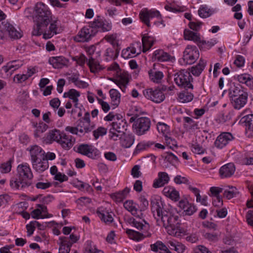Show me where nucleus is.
<instances>
[{
  "mask_svg": "<svg viewBox=\"0 0 253 253\" xmlns=\"http://www.w3.org/2000/svg\"><path fill=\"white\" fill-rule=\"evenodd\" d=\"M164 139L167 145L170 148L172 149L177 146V141L176 140L169 136V134L164 136Z\"/></svg>",
  "mask_w": 253,
  "mask_h": 253,
  "instance_id": "obj_62",
  "label": "nucleus"
},
{
  "mask_svg": "<svg viewBox=\"0 0 253 253\" xmlns=\"http://www.w3.org/2000/svg\"><path fill=\"white\" fill-rule=\"evenodd\" d=\"M149 229V228L147 230H141L143 231V233H140L132 229H126V232L130 239L139 242L143 240L145 238L151 237V233L148 231Z\"/></svg>",
  "mask_w": 253,
  "mask_h": 253,
  "instance_id": "obj_23",
  "label": "nucleus"
},
{
  "mask_svg": "<svg viewBox=\"0 0 253 253\" xmlns=\"http://www.w3.org/2000/svg\"><path fill=\"white\" fill-rule=\"evenodd\" d=\"M1 29L8 33L9 36L12 39H19L22 37V33L9 23H2Z\"/></svg>",
  "mask_w": 253,
  "mask_h": 253,
  "instance_id": "obj_30",
  "label": "nucleus"
},
{
  "mask_svg": "<svg viewBox=\"0 0 253 253\" xmlns=\"http://www.w3.org/2000/svg\"><path fill=\"white\" fill-rule=\"evenodd\" d=\"M140 43L135 42L130 45L122 51V56L125 59H128L135 57L140 53Z\"/></svg>",
  "mask_w": 253,
  "mask_h": 253,
  "instance_id": "obj_19",
  "label": "nucleus"
},
{
  "mask_svg": "<svg viewBox=\"0 0 253 253\" xmlns=\"http://www.w3.org/2000/svg\"><path fill=\"white\" fill-rule=\"evenodd\" d=\"M110 96L111 99L112 105L114 108L118 107L121 101V94L120 92L115 89H111L109 91Z\"/></svg>",
  "mask_w": 253,
  "mask_h": 253,
  "instance_id": "obj_39",
  "label": "nucleus"
},
{
  "mask_svg": "<svg viewBox=\"0 0 253 253\" xmlns=\"http://www.w3.org/2000/svg\"><path fill=\"white\" fill-rule=\"evenodd\" d=\"M248 93L237 97L231 100V104L234 109L239 110L243 108L247 103Z\"/></svg>",
  "mask_w": 253,
  "mask_h": 253,
  "instance_id": "obj_33",
  "label": "nucleus"
},
{
  "mask_svg": "<svg viewBox=\"0 0 253 253\" xmlns=\"http://www.w3.org/2000/svg\"><path fill=\"white\" fill-rule=\"evenodd\" d=\"M190 147L191 151L195 154L202 155L206 151L205 149L200 144L197 142L191 144Z\"/></svg>",
  "mask_w": 253,
  "mask_h": 253,
  "instance_id": "obj_50",
  "label": "nucleus"
},
{
  "mask_svg": "<svg viewBox=\"0 0 253 253\" xmlns=\"http://www.w3.org/2000/svg\"><path fill=\"white\" fill-rule=\"evenodd\" d=\"M33 178V172L29 165L22 163L17 166L16 176L11 178L10 186L13 189H24L31 185Z\"/></svg>",
  "mask_w": 253,
  "mask_h": 253,
  "instance_id": "obj_2",
  "label": "nucleus"
},
{
  "mask_svg": "<svg viewBox=\"0 0 253 253\" xmlns=\"http://www.w3.org/2000/svg\"><path fill=\"white\" fill-rule=\"evenodd\" d=\"M33 169L39 173H42L48 168V162L47 160L42 158L31 162Z\"/></svg>",
  "mask_w": 253,
  "mask_h": 253,
  "instance_id": "obj_31",
  "label": "nucleus"
},
{
  "mask_svg": "<svg viewBox=\"0 0 253 253\" xmlns=\"http://www.w3.org/2000/svg\"><path fill=\"white\" fill-rule=\"evenodd\" d=\"M206 61L203 59H200L199 63L195 66L191 68V72L195 76H199L204 70L206 65Z\"/></svg>",
  "mask_w": 253,
  "mask_h": 253,
  "instance_id": "obj_37",
  "label": "nucleus"
},
{
  "mask_svg": "<svg viewBox=\"0 0 253 253\" xmlns=\"http://www.w3.org/2000/svg\"><path fill=\"white\" fill-rule=\"evenodd\" d=\"M246 93H247V92L244 91L240 86H233L230 88L229 94L230 99L232 100V99H234Z\"/></svg>",
  "mask_w": 253,
  "mask_h": 253,
  "instance_id": "obj_46",
  "label": "nucleus"
},
{
  "mask_svg": "<svg viewBox=\"0 0 253 253\" xmlns=\"http://www.w3.org/2000/svg\"><path fill=\"white\" fill-rule=\"evenodd\" d=\"M91 27L98 31L106 32L110 31L112 28V23L100 16H96L93 21L89 22Z\"/></svg>",
  "mask_w": 253,
  "mask_h": 253,
  "instance_id": "obj_12",
  "label": "nucleus"
},
{
  "mask_svg": "<svg viewBox=\"0 0 253 253\" xmlns=\"http://www.w3.org/2000/svg\"><path fill=\"white\" fill-rule=\"evenodd\" d=\"M97 34V31L94 29L90 23L84 26L78 32V34L74 37V40L77 42H88Z\"/></svg>",
  "mask_w": 253,
  "mask_h": 253,
  "instance_id": "obj_10",
  "label": "nucleus"
},
{
  "mask_svg": "<svg viewBox=\"0 0 253 253\" xmlns=\"http://www.w3.org/2000/svg\"><path fill=\"white\" fill-rule=\"evenodd\" d=\"M128 125L125 118L120 115H116L114 121L108 126L109 138L113 141L121 140L127 129Z\"/></svg>",
  "mask_w": 253,
  "mask_h": 253,
  "instance_id": "obj_4",
  "label": "nucleus"
},
{
  "mask_svg": "<svg viewBox=\"0 0 253 253\" xmlns=\"http://www.w3.org/2000/svg\"><path fill=\"white\" fill-rule=\"evenodd\" d=\"M71 247V244H69V245H68L65 243V241H63L62 245L59 249V253H69Z\"/></svg>",
  "mask_w": 253,
  "mask_h": 253,
  "instance_id": "obj_64",
  "label": "nucleus"
},
{
  "mask_svg": "<svg viewBox=\"0 0 253 253\" xmlns=\"http://www.w3.org/2000/svg\"><path fill=\"white\" fill-rule=\"evenodd\" d=\"M107 128H106L102 126L98 127L96 129L93 131V135L94 136L95 139H98L100 136L105 135L107 133Z\"/></svg>",
  "mask_w": 253,
  "mask_h": 253,
  "instance_id": "obj_60",
  "label": "nucleus"
},
{
  "mask_svg": "<svg viewBox=\"0 0 253 253\" xmlns=\"http://www.w3.org/2000/svg\"><path fill=\"white\" fill-rule=\"evenodd\" d=\"M96 213L101 221L106 224H110L114 221V213L110 209L100 207L97 208Z\"/></svg>",
  "mask_w": 253,
  "mask_h": 253,
  "instance_id": "obj_18",
  "label": "nucleus"
},
{
  "mask_svg": "<svg viewBox=\"0 0 253 253\" xmlns=\"http://www.w3.org/2000/svg\"><path fill=\"white\" fill-rule=\"evenodd\" d=\"M80 96V93L75 89H70L68 91L64 92V97H68L75 103V108L78 106V97Z\"/></svg>",
  "mask_w": 253,
  "mask_h": 253,
  "instance_id": "obj_36",
  "label": "nucleus"
},
{
  "mask_svg": "<svg viewBox=\"0 0 253 253\" xmlns=\"http://www.w3.org/2000/svg\"><path fill=\"white\" fill-rule=\"evenodd\" d=\"M154 143L152 141L141 142L139 143L136 146V150L139 151H143L150 147L154 145Z\"/></svg>",
  "mask_w": 253,
  "mask_h": 253,
  "instance_id": "obj_61",
  "label": "nucleus"
},
{
  "mask_svg": "<svg viewBox=\"0 0 253 253\" xmlns=\"http://www.w3.org/2000/svg\"><path fill=\"white\" fill-rule=\"evenodd\" d=\"M104 39L111 43L114 47L118 45L117 35L116 34L106 35Z\"/></svg>",
  "mask_w": 253,
  "mask_h": 253,
  "instance_id": "obj_59",
  "label": "nucleus"
},
{
  "mask_svg": "<svg viewBox=\"0 0 253 253\" xmlns=\"http://www.w3.org/2000/svg\"><path fill=\"white\" fill-rule=\"evenodd\" d=\"M52 13L47 5L42 2L37 3L34 11V20L38 21L44 25H48Z\"/></svg>",
  "mask_w": 253,
  "mask_h": 253,
  "instance_id": "obj_5",
  "label": "nucleus"
},
{
  "mask_svg": "<svg viewBox=\"0 0 253 253\" xmlns=\"http://www.w3.org/2000/svg\"><path fill=\"white\" fill-rule=\"evenodd\" d=\"M95 128V125L88 124L80 119L78 121L76 126H67L65 130L71 133L78 135L80 137L83 136L86 133L91 131Z\"/></svg>",
  "mask_w": 253,
  "mask_h": 253,
  "instance_id": "obj_8",
  "label": "nucleus"
},
{
  "mask_svg": "<svg viewBox=\"0 0 253 253\" xmlns=\"http://www.w3.org/2000/svg\"><path fill=\"white\" fill-rule=\"evenodd\" d=\"M214 13V10L210 8L206 5H201L198 10V14L199 16L203 18L209 17Z\"/></svg>",
  "mask_w": 253,
  "mask_h": 253,
  "instance_id": "obj_40",
  "label": "nucleus"
},
{
  "mask_svg": "<svg viewBox=\"0 0 253 253\" xmlns=\"http://www.w3.org/2000/svg\"><path fill=\"white\" fill-rule=\"evenodd\" d=\"M169 177L167 172H159L158 178L154 180L153 187L155 188L163 187L165 184L169 183Z\"/></svg>",
  "mask_w": 253,
  "mask_h": 253,
  "instance_id": "obj_28",
  "label": "nucleus"
},
{
  "mask_svg": "<svg viewBox=\"0 0 253 253\" xmlns=\"http://www.w3.org/2000/svg\"><path fill=\"white\" fill-rule=\"evenodd\" d=\"M249 110L246 109L242 111L239 118H241L239 124L245 127L246 133L248 137L253 136V114H246Z\"/></svg>",
  "mask_w": 253,
  "mask_h": 253,
  "instance_id": "obj_11",
  "label": "nucleus"
},
{
  "mask_svg": "<svg viewBox=\"0 0 253 253\" xmlns=\"http://www.w3.org/2000/svg\"><path fill=\"white\" fill-rule=\"evenodd\" d=\"M183 34L185 40L193 41L197 44H199L201 42L202 37L200 33L197 32L185 29Z\"/></svg>",
  "mask_w": 253,
  "mask_h": 253,
  "instance_id": "obj_32",
  "label": "nucleus"
},
{
  "mask_svg": "<svg viewBox=\"0 0 253 253\" xmlns=\"http://www.w3.org/2000/svg\"><path fill=\"white\" fill-rule=\"evenodd\" d=\"M84 253H104L103 251L98 249L91 241H87L84 245Z\"/></svg>",
  "mask_w": 253,
  "mask_h": 253,
  "instance_id": "obj_44",
  "label": "nucleus"
},
{
  "mask_svg": "<svg viewBox=\"0 0 253 253\" xmlns=\"http://www.w3.org/2000/svg\"><path fill=\"white\" fill-rule=\"evenodd\" d=\"M236 167L233 163H229L224 165L219 169V175L221 178H228L235 173Z\"/></svg>",
  "mask_w": 253,
  "mask_h": 253,
  "instance_id": "obj_24",
  "label": "nucleus"
},
{
  "mask_svg": "<svg viewBox=\"0 0 253 253\" xmlns=\"http://www.w3.org/2000/svg\"><path fill=\"white\" fill-rule=\"evenodd\" d=\"M166 248V245L161 241H157L150 245V249L154 252H158L162 249Z\"/></svg>",
  "mask_w": 253,
  "mask_h": 253,
  "instance_id": "obj_57",
  "label": "nucleus"
},
{
  "mask_svg": "<svg viewBox=\"0 0 253 253\" xmlns=\"http://www.w3.org/2000/svg\"><path fill=\"white\" fill-rule=\"evenodd\" d=\"M34 126L36 127V129L34 134L36 138L41 137L42 134L45 132L48 128V126L42 122H40L39 124H36Z\"/></svg>",
  "mask_w": 253,
  "mask_h": 253,
  "instance_id": "obj_45",
  "label": "nucleus"
},
{
  "mask_svg": "<svg viewBox=\"0 0 253 253\" xmlns=\"http://www.w3.org/2000/svg\"><path fill=\"white\" fill-rule=\"evenodd\" d=\"M143 93L146 98L157 103L162 102L165 98L163 91L158 89L147 88L144 90Z\"/></svg>",
  "mask_w": 253,
  "mask_h": 253,
  "instance_id": "obj_17",
  "label": "nucleus"
},
{
  "mask_svg": "<svg viewBox=\"0 0 253 253\" xmlns=\"http://www.w3.org/2000/svg\"><path fill=\"white\" fill-rule=\"evenodd\" d=\"M119 52L114 49V48H108L106 49L104 55L106 57V60L107 61L115 59L118 57Z\"/></svg>",
  "mask_w": 253,
  "mask_h": 253,
  "instance_id": "obj_49",
  "label": "nucleus"
},
{
  "mask_svg": "<svg viewBox=\"0 0 253 253\" xmlns=\"http://www.w3.org/2000/svg\"><path fill=\"white\" fill-rule=\"evenodd\" d=\"M194 95L193 93L187 91H182L180 92L178 96V100L181 103H188L193 99Z\"/></svg>",
  "mask_w": 253,
  "mask_h": 253,
  "instance_id": "obj_42",
  "label": "nucleus"
},
{
  "mask_svg": "<svg viewBox=\"0 0 253 253\" xmlns=\"http://www.w3.org/2000/svg\"><path fill=\"white\" fill-rule=\"evenodd\" d=\"M199 57V51L196 46L188 45L180 62L182 65H191L194 63Z\"/></svg>",
  "mask_w": 253,
  "mask_h": 253,
  "instance_id": "obj_9",
  "label": "nucleus"
},
{
  "mask_svg": "<svg viewBox=\"0 0 253 253\" xmlns=\"http://www.w3.org/2000/svg\"><path fill=\"white\" fill-rule=\"evenodd\" d=\"M223 190V188L220 187H211L210 189V196L212 198L221 197L222 196L220 194L222 192Z\"/></svg>",
  "mask_w": 253,
  "mask_h": 253,
  "instance_id": "obj_58",
  "label": "nucleus"
},
{
  "mask_svg": "<svg viewBox=\"0 0 253 253\" xmlns=\"http://www.w3.org/2000/svg\"><path fill=\"white\" fill-rule=\"evenodd\" d=\"M152 59L153 61L160 62H173L175 60L174 57L169 53L160 49H157L153 52Z\"/></svg>",
  "mask_w": 253,
  "mask_h": 253,
  "instance_id": "obj_20",
  "label": "nucleus"
},
{
  "mask_svg": "<svg viewBox=\"0 0 253 253\" xmlns=\"http://www.w3.org/2000/svg\"><path fill=\"white\" fill-rule=\"evenodd\" d=\"M77 152L89 158L96 159L99 157L100 152L93 145L81 144L77 147Z\"/></svg>",
  "mask_w": 253,
  "mask_h": 253,
  "instance_id": "obj_14",
  "label": "nucleus"
},
{
  "mask_svg": "<svg viewBox=\"0 0 253 253\" xmlns=\"http://www.w3.org/2000/svg\"><path fill=\"white\" fill-rule=\"evenodd\" d=\"M174 82L180 88L185 89H193V77L190 72L181 70L174 74Z\"/></svg>",
  "mask_w": 253,
  "mask_h": 253,
  "instance_id": "obj_7",
  "label": "nucleus"
},
{
  "mask_svg": "<svg viewBox=\"0 0 253 253\" xmlns=\"http://www.w3.org/2000/svg\"><path fill=\"white\" fill-rule=\"evenodd\" d=\"M165 161L172 166H175L178 163V158L172 153H167L165 156Z\"/></svg>",
  "mask_w": 253,
  "mask_h": 253,
  "instance_id": "obj_54",
  "label": "nucleus"
},
{
  "mask_svg": "<svg viewBox=\"0 0 253 253\" xmlns=\"http://www.w3.org/2000/svg\"><path fill=\"white\" fill-rule=\"evenodd\" d=\"M235 139L233 134L228 132H221L216 138L214 145L219 149H222L227 146Z\"/></svg>",
  "mask_w": 253,
  "mask_h": 253,
  "instance_id": "obj_16",
  "label": "nucleus"
},
{
  "mask_svg": "<svg viewBox=\"0 0 253 253\" xmlns=\"http://www.w3.org/2000/svg\"><path fill=\"white\" fill-rule=\"evenodd\" d=\"M110 80L115 83L123 92H125L129 82V76L127 73H120L116 78H110Z\"/></svg>",
  "mask_w": 253,
  "mask_h": 253,
  "instance_id": "obj_21",
  "label": "nucleus"
},
{
  "mask_svg": "<svg viewBox=\"0 0 253 253\" xmlns=\"http://www.w3.org/2000/svg\"><path fill=\"white\" fill-rule=\"evenodd\" d=\"M49 23L48 30L45 31L43 34V38L45 39H50L54 35L61 33L62 31L60 27V21L57 18H50Z\"/></svg>",
  "mask_w": 253,
  "mask_h": 253,
  "instance_id": "obj_15",
  "label": "nucleus"
},
{
  "mask_svg": "<svg viewBox=\"0 0 253 253\" xmlns=\"http://www.w3.org/2000/svg\"><path fill=\"white\" fill-rule=\"evenodd\" d=\"M168 244L171 250H174L178 253H183L185 250V246L176 241H169L168 242Z\"/></svg>",
  "mask_w": 253,
  "mask_h": 253,
  "instance_id": "obj_41",
  "label": "nucleus"
},
{
  "mask_svg": "<svg viewBox=\"0 0 253 253\" xmlns=\"http://www.w3.org/2000/svg\"><path fill=\"white\" fill-rule=\"evenodd\" d=\"M87 64L90 69V72L94 74L97 73L104 69V67L92 56L89 57Z\"/></svg>",
  "mask_w": 253,
  "mask_h": 253,
  "instance_id": "obj_34",
  "label": "nucleus"
},
{
  "mask_svg": "<svg viewBox=\"0 0 253 253\" xmlns=\"http://www.w3.org/2000/svg\"><path fill=\"white\" fill-rule=\"evenodd\" d=\"M76 139L70 135L66 134L64 132L58 142V144L65 150L70 149L75 143Z\"/></svg>",
  "mask_w": 253,
  "mask_h": 253,
  "instance_id": "obj_27",
  "label": "nucleus"
},
{
  "mask_svg": "<svg viewBox=\"0 0 253 253\" xmlns=\"http://www.w3.org/2000/svg\"><path fill=\"white\" fill-rule=\"evenodd\" d=\"M27 150L30 152L31 162L40 160L45 157H44V151L38 145L31 146L27 149Z\"/></svg>",
  "mask_w": 253,
  "mask_h": 253,
  "instance_id": "obj_26",
  "label": "nucleus"
},
{
  "mask_svg": "<svg viewBox=\"0 0 253 253\" xmlns=\"http://www.w3.org/2000/svg\"><path fill=\"white\" fill-rule=\"evenodd\" d=\"M129 122L132 123V129L136 134L142 135L145 134L150 129L151 126L150 120L147 117H140L133 116L129 119Z\"/></svg>",
  "mask_w": 253,
  "mask_h": 253,
  "instance_id": "obj_6",
  "label": "nucleus"
},
{
  "mask_svg": "<svg viewBox=\"0 0 253 253\" xmlns=\"http://www.w3.org/2000/svg\"><path fill=\"white\" fill-rule=\"evenodd\" d=\"M37 208H39L42 215L41 218H49L52 216V215L47 213V209L45 205L42 204L37 205Z\"/></svg>",
  "mask_w": 253,
  "mask_h": 253,
  "instance_id": "obj_63",
  "label": "nucleus"
},
{
  "mask_svg": "<svg viewBox=\"0 0 253 253\" xmlns=\"http://www.w3.org/2000/svg\"><path fill=\"white\" fill-rule=\"evenodd\" d=\"M238 191L235 187H229V189L225 190L223 193L224 197L227 199H231L236 196Z\"/></svg>",
  "mask_w": 253,
  "mask_h": 253,
  "instance_id": "obj_53",
  "label": "nucleus"
},
{
  "mask_svg": "<svg viewBox=\"0 0 253 253\" xmlns=\"http://www.w3.org/2000/svg\"><path fill=\"white\" fill-rule=\"evenodd\" d=\"M36 23V26L34 27L32 34L34 36H40L43 34L44 31V28L46 27L47 25H44L43 24L39 22L38 21H35Z\"/></svg>",
  "mask_w": 253,
  "mask_h": 253,
  "instance_id": "obj_52",
  "label": "nucleus"
},
{
  "mask_svg": "<svg viewBox=\"0 0 253 253\" xmlns=\"http://www.w3.org/2000/svg\"><path fill=\"white\" fill-rule=\"evenodd\" d=\"M150 79L154 83H160L164 77V74L161 71H155L150 70L148 71Z\"/></svg>",
  "mask_w": 253,
  "mask_h": 253,
  "instance_id": "obj_47",
  "label": "nucleus"
},
{
  "mask_svg": "<svg viewBox=\"0 0 253 253\" xmlns=\"http://www.w3.org/2000/svg\"><path fill=\"white\" fill-rule=\"evenodd\" d=\"M23 65L21 60H13L8 62L1 67V71L4 72L7 77H10L17 69Z\"/></svg>",
  "mask_w": 253,
  "mask_h": 253,
  "instance_id": "obj_22",
  "label": "nucleus"
},
{
  "mask_svg": "<svg viewBox=\"0 0 253 253\" xmlns=\"http://www.w3.org/2000/svg\"><path fill=\"white\" fill-rule=\"evenodd\" d=\"M69 60L62 56L51 57L48 59V63L55 69H61L67 67Z\"/></svg>",
  "mask_w": 253,
  "mask_h": 253,
  "instance_id": "obj_25",
  "label": "nucleus"
},
{
  "mask_svg": "<svg viewBox=\"0 0 253 253\" xmlns=\"http://www.w3.org/2000/svg\"><path fill=\"white\" fill-rule=\"evenodd\" d=\"M157 129L159 132H161L163 134L164 136L169 134L170 132L169 126L164 123H158Z\"/></svg>",
  "mask_w": 253,
  "mask_h": 253,
  "instance_id": "obj_55",
  "label": "nucleus"
},
{
  "mask_svg": "<svg viewBox=\"0 0 253 253\" xmlns=\"http://www.w3.org/2000/svg\"><path fill=\"white\" fill-rule=\"evenodd\" d=\"M183 121L185 123L184 126L188 127L189 129H196L198 127V123L195 122L193 119L189 117H183Z\"/></svg>",
  "mask_w": 253,
  "mask_h": 253,
  "instance_id": "obj_51",
  "label": "nucleus"
},
{
  "mask_svg": "<svg viewBox=\"0 0 253 253\" xmlns=\"http://www.w3.org/2000/svg\"><path fill=\"white\" fill-rule=\"evenodd\" d=\"M121 140L122 145L125 148H129L131 147L134 142V136L131 134H125L123 136Z\"/></svg>",
  "mask_w": 253,
  "mask_h": 253,
  "instance_id": "obj_48",
  "label": "nucleus"
},
{
  "mask_svg": "<svg viewBox=\"0 0 253 253\" xmlns=\"http://www.w3.org/2000/svg\"><path fill=\"white\" fill-rule=\"evenodd\" d=\"M151 210L157 225L165 227L169 235H176L180 225L178 213L173 210L165 208L159 197L151 199Z\"/></svg>",
  "mask_w": 253,
  "mask_h": 253,
  "instance_id": "obj_1",
  "label": "nucleus"
},
{
  "mask_svg": "<svg viewBox=\"0 0 253 253\" xmlns=\"http://www.w3.org/2000/svg\"><path fill=\"white\" fill-rule=\"evenodd\" d=\"M142 42L143 51L145 52L148 50L153 45L154 42V38L147 35H145L142 37Z\"/></svg>",
  "mask_w": 253,
  "mask_h": 253,
  "instance_id": "obj_43",
  "label": "nucleus"
},
{
  "mask_svg": "<svg viewBox=\"0 0 253 253\" xmlns=\"http://www.w3.org/2000/svg\"><path fill=\"white\" fill-rule=\"evenodd\" d=\"M130 192V189L126 187L123 190L117 193H114L112 195V198L116 202H122L127 197V195Z\"/></svg>",
  "mask_w": 253,
  "mask_h": 253,
  "instance_id": "obj_38",
  "label": "nucleus"
},
{
  "mask_svg": "<svg viewBox=\"0 0 253 253\" xmlns=\"http://www.w3.org/2000/svg\"><path fill=\"white\" fill-rule=\"evenodd\" d=\"M63 132L56 129L51 130L47 134L45 140L48 142L56 141L58 143Z\"/></svg>",
  "mask_w": 253,
  "mask_h": 253,
  "instance_id": "obj_35",
  "label": "nucleus"
},
{
  "mask_svg": "<svg viewBox=\"0 0 253 253\" xmlns=\"http://www.w3.org/2000/svg\"><path fill=\"white\" fill-rule=\"evenodd\" d=\"M178 206L183 210L186 215H191L197 211L196 206L194 204L190 203L187 199H182L178 203Z\"/></svg>",
  "mask_w": 253,
  "mask_h": 253,
  "instance_id": "obj_29",
  "label": "nucleus"
},
{
  "mask_svg": "<svg viewBox=\"0 0 253 253\" xmlns=\"http://www.w3.org/2000/svg\"><path fill=\"white\" fill-rule=\"evenodd\" d=\"M155 17L160 19L162 18L160 12L155 9H149L147 8H144L142 9L139 13L140 19L148 27L151 26L150 19Z\"/></svg>",
  "mask_w": 253,
  "mask_h": 253,
  "instance_id": "obj_13",
  "label": "nucleus"
},
{
  "mask_svg": "<svg viewBox=\"0 0 253 253\" xmlns=\"http://www.w3.org/2000/svg\"><path fill=\"white\" fill-rule=\"evenodd\" d=\"M126 210L130 212L136 218L133 217L128 219V223L138 230H147L149 228V224L144 219V215L142 210L139 209L138 205L131 200L126 201L124 203Z\"/></svg>",
  "mask_w": 253,
  "mask_h": 253,
  "instance_id": "obj_3",
  "label": "nucleus"
},
{
  "mask_svg": "<svg viewBox=\"0 0 253 253\" xmlns=\"http://www.w3.org/2000/svg\"><path fill=\"white\" fill-rule=\"evenodd\" d=\"M13 162L12 159H9L6 162L1 164L0 167V171L3 173H8L11 169V164Z\"/></svg>",
  "mask_w": 253,
  "mask_h": 253,
  "instance_id": "obj_56",
  "label": "nucleus"
}]
</instances>
